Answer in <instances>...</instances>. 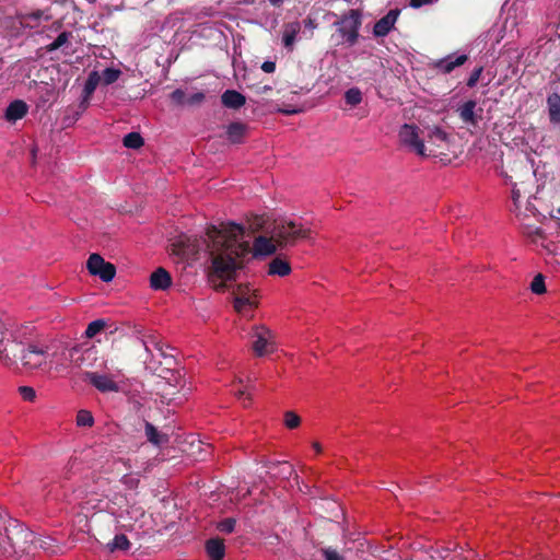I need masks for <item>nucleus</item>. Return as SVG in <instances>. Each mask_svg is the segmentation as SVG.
I'll use <instances>...</instances> for the list:
<instances>
[{
    "mask_svg": "<svg viewBox=\"0 0 560 560\" xmlns=\"http://www.w3.org/2000/svg\"><path fill=\"white\" fill-rule=\"evenodd\" d=\"M244 226L234 222L221 223L220 226L210 225L207 229V248L211 266L209 268V282L217 291H225L228 281L236 279V272L244 268V259L252 253L254 258L275 254L278 244L272 237L259 235L254 240L253 247L244 241Z\"/></svg>",
    "mask_w": 560,
    "mask_h": 560,
    "instance_id": "obj_1",
    "label": "nucleus"
},
{
    "mask_svg": "<svg viewBox=\"0 0 560 560\" xmlns=\"http://www.w3.org/2000/svg\"><path fill=\"white\" fill-rule=\"evenodd\" d=\"M1 544L3 552L10 557H22L37 550L36 535L18 520H10L5 525V536Z\"/></svg>",
    "mask_w": 560,
    "mask_h": 560,
    "instance_id": "obj_2",
    "label": "nucleus"
},
{
    "mask_svg": "<svg viewBox=\"0 0 560 560\" xmlns=\"http://www.w3.org/2000/svg\"><path fill=\"white\" fill-rule=\"evenodd\" d=\"M312 230L291 219L276 220L272 228V237L280 248L294 246L300 241L311 240Z\"/></svg>",
    "mask_w": 560,
    "mask_h": 560,
    "instance_id": "obj_3",
    "label": "nucleus"
},
{
    "mask_svg": "<svg viewBox=\"0 0 560 560\" xmlns=\"http://www.w3.org/2000/svg\"><path fill=\"white\" fill-rule=\"evenodd\" d=\"M362 25V13L358 9H350L334 23L338 35L348 46L357 44Z\"/></svg>",
    "mask_w": 560,
    "mask_h": 560,
    "instance_id": "obj_4",
    "label": "nucleus"
},
{
    "mask_svg": "<svg viewBox=\"0 0 560 560\" xmlns=\"http://www.w3.org/2000/svg\"><path fill=\"white\" fill-rule=\"evenodd\" d=\"M419 131L420 130L416 125L404 124L398 132L400 143L421 156L434 154V151L431 148L428 150L424 144V140L420 138Z\"/></svg>",
    "mask_w": 560,
    "mask_h": 560,
    "instance_id": "obj_5",
    "label": "nucleus"
},
{
    "mask_svg": "<svg viewBox=\"0 0 560 560\" xmlns=\"http://www.w3.org/2000/svg\"><path fill=\"white\" fill-rule=\"evenodd\" d=\"M66 359L74 368H92L97 359V350L94 347L74 346L69 349Z\"/></svg>",
    "mask_w": 560,
    "mask_h": 560,
    "instance_id": "obj_6",
    "label": "nucleus"
},
{
    "mask_svg": "<svg viewBox=\"0 0 560 560\" xmlns=\"http://www.w3.org/2000/svg\"><path fill=\"white\" fill-rule=\"evenodd\" d=\"M86 268L93 276H98L104 282H109L115 278L116 267L112 262H107L98 254H91Z\"/></svg>",
    "mask_w": 560,
    "mask_h": 560,
    "instance_id": "obj_7",
    "label": "nucleus"
},
{
    "mask_svg": "<svg viewBox=\"0 0 560 560\" xmlns=\"http://www.w3.org/2000/svg\"><path fill=\"white\" fill-rule=\"evenodd\" d=\"M47 351L34 343L24 345L23 352L20 355L22 365L26 369H38L46 363Z\"/></svg>",
    "mask_w": 560,
    "mask_h": 560,
    "instance_id": "obj_8",
    "label": "nucleus"
},
{
    "mask_svg": "<svg viewBox=\"0 0 560 560\" xmlns=\"http://www.w3.org/2000/svg\"><path fill=\"white\" fill-rule=\"evenodd\" d=\"M24 345L15 339H9L7 336L3 342H0V361L8 368H14L18 364Z\"/></svg>",
    "mask_w": 560,
    "mask_h": 560,
    "instance_id": "obj_9",
    "label": "nucleus"
},
{
    "mask_svg": "<svg viewBox=\"0 0 560 560\" xmlns=\"http://www.w3.org/2000/svg\"><path fill=\"white\" fill-rule=\"evenodd\" d=\"M233 306L237 313H242L246 306H257L255 291L248 284H237L233 290Z\"/></svg>",
    "mask_w": 560,
    "mask_h": 560,
    "instance_id": "obj_10",
    "label": "nucleus"
},
{
    "mask_svg": "<svg viewBox=\"0 0 560 560\" xmlns=\"http://www.w3.org/2000/svg\"><path fill=\"white\" fill-rule=\"evenodd\" d=\"M254 336L256 340L253 343V350L256 355L264 357L273 352L275 342L272 341V332L269 328L265 326L256 327Z\"/></svg>",
    "mask_w": 560,
    "mask_h": 560,
    "instance_id": "obj_11",
    "label": "nucleus"
},
{
    "mask_svg": "<svg viewBox=\"0 0 560 560\" xmlns=\"http://www.w3.org/2000/svg\"><path fill=\"white\" fill-rule=\"evenodd\" d=\"M84 381H88L101 393H117L119 385L108 375L96 372H85Z\"/></svg>",
    "mask_w": 560,
    "mask_h": 560,
    "instance_id": "obj_12",
    "label": "nucleus"
},
{
    "mask_svg": "<svg viewBox=\"0 0 560 560\" xmlns=\"http://www.w3.org/2000/svg\"><path fill=\"white\" fill-rule=\"evenodd\" d=\"M425 555L430 560H467L463 553V548L458 545L436 549L431 548L430 552H427Z\"/></svg>",
    "mask_w": 560,
    "mask_h": 560,
    "instance_id": "obj_13",
    "label": "nucleus"
},
{
    "mask_svg": "<svg viewBox=\"0 0 560 560\" xmlns=\"http://www.w3.org/2000/svg\"><path fill=\"white\" fill-rule=\"evenodd\" d=\"M400 11L398 9L389 10L386 15L381 18L373 27V34L376 37H384L393 30Z\"/></svg>",
    "mask_w": 560,
    "mask_h": 560,
    "instance_id": "obj_14",
    "label": "nucleus"
},
{
    "mask_svg": "<svg viewBox=\"0 0 560 560\" xmlns=\"http://www.w3.org/2000/svg\"><path fill=\"white\" fill-rule=\"evenodd\" d=\"M467 55H459L453 58L452 55L433 62V68L444 74L451 73L455 68L463 66L467 61Z\"/></svg>",
    "mask_w": 560,
    "mask_h": 560,
    "instance_id": "obj_15",
    "label": "nucleus"
},
{
    "mask_svg": "<svg viewBox=\"0 0 560 560\" xmlns=\"http://www.w3.org/2000/svg\"><path fill=\"white\" fill-rule=\"evenodd\" d=\"M172 285V277L163 267L155 269L150 276V287L156 291H164Z\"/></svg>",
    "mask_w": 560,
    "mask_h": 560,
    "instance_id": "obj_16",
    "label": "nucleus"
},
{
    "mask_svg": "<svg viewBox=\"0 0 560 560\" xmlns=\"http://www.w3.org/2000/svg\"><path fill=\"white\" fill-rule=\"evenodd\" d=\"M424 139L430 147L443 148L448 143L450 136L440 127H427Z\"/></svg>",
    "mask_w": 560,
    "mask_h": 560,
    "instance_id": "obj_17",
    "label": "nucleus"
},
{
    "mask_svg": "<svg viewBox=\"0 0 560 560\" xmlns=\"http://www.w3.org/2000/svg\"><path fill=\"white\" fill-rule=\"evenodd\" d=\"M28 112L27 104L22 100L11 102L4 113V118L10 122L22 119Z\"/></svg>",
    "mask_w": 560,
    "mask_h": 560,
    "instance_id": "obj_18",
    "label": "nucleus"
},
{
    "mask_svg": "<svg viewBox=\"0 0 560 560\" xmlns=\"http://www.w3.org/2000/svg\"><path fill=\"white\" fill-rule=\"evenodd\" d=\"M221 103L230 109H238L246 103V97L236 90H225L221 95Z\"/></svg>",
    "mask_w": 560,
    "mask_h": 560,
    "instance_id": "obj_19",
    "label": "nucleus"
},
{
    "mask_svg": "<svg viewBox=\"0 0 560 560\" xmlns=\"http://www.w3.org/2000/svg\"><path fill=\"white\" fill-rule=\"evenodd\" d=\"M476 106V101L469 100L458 107L457 112L463 122L471 126H477L478 116L475 112Z\"/></svg>",
    "mask_w": 560,
    "mask_h": 560,
    "instance_id": "obj_20",
    "label": "nucleus"
},
{
    "mask_svg": "<svg viewBox=\"0 0 560 560\" xmlns=\"http://www.w3.org/2000/svg\"><path fill=\"white\" fill-rule=\"evenodd\" d=\"M206 551L211 560H223L225 555L224 540L220 537H213L206 541Z\"/></svg>",
    "mask_w": 560,
    "mask_h": 560,
    "instance_id": "obj_21",
    "label": "nucleus"
},
{
    "mask_svg": "<svg viewBox=\"0 0 560 560\" xmlns=\"http://www.w3.org/2000/svg\"><path fill=\"white\" fill-rule=\"evenodd\" d=\"M101 81V75L97 71H91L88 75V79L85 81L83 93H82V102L81 106L86 107L89 104V101L91 96L93 95L94 91L96 90L98 83Z\"/></svg>",
    "mask_w": 560,
    "mask_h": 560,
    "instance_id": "obj_22",
    "label": "nucleus"
},
{
    "mask_svg": "<svg viewBox=\"0 0 560 560\" xmlns=\"http://www.w3.org/2000/svg\"><path fill=\"white\" fill-rule=\"evenodd\" d=\"M247 132V125L241 121H233L226 127V138L233 144L243 142Z\"/></svg>",
    "mask_w": 560,
    "mask_h": 560,
    "instance_id": "obj_23",
    "label": "nucleus"
},
{
    "mask_svg": "<svg viewBox=\"0 0 560 560\" xmlns=\"http://www.w3.org/2000/svg\"><path fill=\"white\" fill-rule=\"evenodd\" d=\"M144 433L147 440L155 445L161 446L163 444L168 443V435L160 432L151 422L144 421Z\"/></svg>",
    "mask_w": 560,
    "mask_h": 560,
    "instance_id": "obj_24",
    "label": "nucleus"
},
{
    "mask_svg": "<svg viewBox=\"0 0 560 560\" xmlns=\"http://www.w3.org/2000/svg\"><path fill=\"white\" fill-rule=\"evenodd\" d=\"M549 120L553 125H560V95L552 93L547 97Z\"/></svg>",
    "mask_w": 560,
    "mask_h": 560,
    "instance_id": "obj_25",
    "label": "nucleus"
},
{
    "mask_svg": "<svg viewBox=\"0 0 560 560\" xmlns=\"http://www.w3.org/2000/svg\"><path fill=\"white\" fill-rule=\"evenodd\" d=\"M290 272H291V266H290L289 261H287L280 257L273 258L269 264V269H268L269 275L285 277V276L290 275Z\"/></svg>",
    "mask_w": 560,
    "mask_h": 560,
    "instance_id": "obj_26",
    "label": "nucleus"
},
{
    "mask_svg": "<svg viewBox=\"0 0 560 560\" xmlns=\"http://www.w3.org/2000/svg\"><path fill=\"white\" fill-rule=\"evenodd\" d=\"M300 30L301 25L298 21L285 24L282 40L283 45L287 48L292 49V46L295 42L296 35L299 34Z\"/></svg>",
    "mask_w": 560,
    "mask_h": 560,
    "instance_id": "obj_27",
    "label": "nucleus"
},
{
    "mask_svg": "<svg viewBox=\"0 0 560 560\" xmlns=\"http://www.w3.org/2000/svg\"><path fill=\"white\" fill-rule=\"evenodd\" d=\"M143 143V138L139 132H129L122 139V144L128 149H140Z\"/></svg>",
    "mask_w": 560,
    "mask_h": 560,
    "instance_id": "obj_28",
    "label": "nucleus"
},
{
    "mask_svg": "<svg viewBox=\"0 0 560 560\" xmlns=\"http://www.w3.org/2000/svg\"><path fill=\"white\" fill-rule=\"evenodd\" d=\"M106 325H107V323L105 319H96V320L91 322L85 329V336L88 338L95 337L97 334H100L102 330H104Z\"/></svg>",
    "mask_w": 560,
    "mask_h": 560,
    "instance_id": "obj_29",
    "label": "nucleus"
},
{
    "mask_svg": "<svg viewBox=\"0 0 560 560\" xmlns=\"http://www.w3.org/2000/svg\"><path fill=\"white\" fill-rule=\"evenodd\" d=\"M130 546V542L126 535L119 534L114 537L112 542L108 544V547L112 551L114 550H127Z\"/></svg>",
    "mask_w": 560,
    "mask_h": 560,
    "instance_id": "obj_30",
    "label": "nucleus"
},
{
    "mask_svg": "<svg viewBox=\"0 0 560 560\" xmlns=\"http://www.w3.org/2000/svg\"><path fill=\"white\" fill-rule=\"evenodd\" d=\"M345 100L348 105L357 106L362 102V93L358 88H351L345 93Z\"/></svg>",
    "mask_w": 560,
    "mask_h": 560,
    "instance_id": "obj_31",
    "label": "nucleus"
},
{
    "mask_svg": "<svg viewBox=\"0 0 560 560\" xmlns=\"http://www.w3.org/2000/svg\"><path fill=\"white\" fill-rule=\"evenodd\" d=\"M120 74L121 71L119 69L106 68L103 71V75L101 77V79L103 80V83L105 85H109L115 83L119 79Z\"/></svg>",
    "mask_w": 560,
    "mask_h": 560,
    "instance_id": "obj_32",
    "label": "nucleus"
},
{
    "mask_svg": "<svg viewBox=\"0 0 560 560\" xmlns=\"http://www.w3.org/2000/svg\"><path fill=\"white\" fill-rule=\"evenodd\" d=\"M93 423L94 418L90 411L82 409L77 413V424L79 427H92Z\"/></svg>",
    "mask_w": 560,
    "mask_h": 560,
    "instance_id": "obj_33",
    "label": "nucleus"
},
{
    "mask_svg": "<svg viewBox=\"0 0 560 560\" xmlns=\"http://www.w3.org/2000/svg\"><path fill=\"white\" fill-rule=\"evenodd\" d=\"M530 290L535 294H542L546 292L545 278L541 273L534 277L530 283Z\"/></svg>",
    "mask_w": 560,
    "mask_h": 560,
    "instance_id": "obj_34",
    "label": "nucleus"
},
{
    "mask_svg": "<svg viewBox=\"0 0 560 560\" xmlns=\"http://www.w3.org/2000/svg\"><path fill=\"white\" fill-rule=\"evenodd\" d=\"M236 520L233 517H226L217 524V528L224 534H231L234 532Z\"/></svg>",
    "mask_w": 560,
    "mask_h": 560,
    "instance_id": "obj_35",
    "label": "nucleus"
},
{
    "mask_svg": "<svg viewBox=\"0 0 560 560\" xmlns=\"http://www.w3.org/2000/svg\"><path fill=\"white\" fill-rule=\"evenodd\" d=\"M284 423L289 429H295L301 423V418L294 411H287L284 413Z\"/></svg>",
    "mask_w": 560,
    "mask_h": 560,
    "instance_id": "obj_36",
    "label": "nucleus"
},
{
    "mask_svg": "<svg viewBox=\"0 0 560 560\" xmlns=\"http://www.w3.org/2000/svg\"><path fill=\"white\" fill-rule=\"evenodd\" d=\"M523 233L527 237L532 238V241H534V242L537 238H544V231L538 226L526 225L523 229Z\"/></svg>",
    "mask_w": 560,
    "mask_h": 560,
    "instance_id": "obj_37",
    "label": "nucleus"
},
{
    "mask_svg": "<svg viewBox=\"0 0 560 560\" xmlns=\"http://www.w3.org/2000/svg\"><path fill=\"white\" fill-rule=\"evenodd\" d=\"M320 552L325 560H345L343 556H341L335 548L326 547L322 548Z\"/></svg>",
    "mask_w": 560,
    "mask_h": 560,
    "instance_id": "obj_38",
    "label": "nucleus"
},
{
    "mask_svg": "<svg viewBox=\"0 0 560 560\" xmlns=\"http://www.w3.org/2000/svg\"><path fill=\"white\" fill-rule=\"evenodd\" d=\"M173 103L177 105H187V95L182 89H176L170 95Z\"/></svg>",
    "mask_w": 560,
    "mask_h": 560,
    "instance_id": "obj_39",
    "label": "nucleus"
},
{
    "mask_svg": "<svg viewBox=\"0 0 560 560\" xmlns=\"http://www.w3.org/2000/svg\"><path fill=\"white\" fill-rule=\"evenodd\" d=\"M52 542H54V540L50 537H45V538L36 537L37 549H43L45 551L55 552V550H54L55 545Z\"/></svg>",
    "mask_w": 560,
    "mask_h": 560,
    "instance_id": "obj_40",
    "label": "nucleus"
},
{
    "mask_svg": "<svg viewBox=\"0 0 560 560\" xmlns=\"http://www.w3.org/2000/svg\"><path fill=\"white\" fill-rule=\"evenodd\" d=\"M187 240H178L173 244V253L178 256H184L189 253L188 245L186 244Z\"/></svg>",
    "mask_w": 560,
    "mask_h": 560,
    "instance_id": "obj_41",
    "label": "nucleus"
},
{
    "mask_svg": "<svg viewBox=\"0 0 560 560\" xmlns=\"http://www.w3.org/2000/svg\"><path fill=\"white\" fill-rule=\"evenodd\" d=\"M206 98L203 92H196L189 96H187V105L188 106H199Z\"/></svg>",
    "mask_w": 560,
    "mask_h": 560,
    "instance_id": "obj_42",
    "label": "nucleus"
},
{
    "mask_svg": "<svg viewBox=\"0 0 560 560\" xmlns=\"http://www.w3.org/2000/svg\"><path fill=\"white\" fill-rule=\"evenodd\" d=\"M265 219L262 215H253L249 220V228L253 232H258L264 228Z\"/></svg>",
    "mask_w": 560,
    "mask_h": 560,
    "instance_id": "obj_43",
    "label": "nucleus"
},
{
    "mask_svg": "<svg viewBox=\"0 0 560 560\" xmlns=\"http://www.w3.org/2000/svg\"><path fill=\"white\" fill-rule=\"evenodd\" d=\"M19 392H20L21 396L23 397V399L26 401H33L36 397L35 389L30 386H21L19 388Z\"/></svg>",
    "mask_w": 560,
    "mask_h": 560,
    "instance_id": "obj_44",
    "label": "nucleus"
},
{
    "mask_svg": "<svg viewBox=\"0 0 560 560\" xmlns=\"http://www.w3.org/2000/svg\"><path fill=\"white\" fill-rule=\"evenodd\" d=\"M483 71V68L482 67H478L476 69H474V71L470 73L468 80H467V86L468 88H474L477 82L479 81L480 79V75Z\"/></svg>",
    "mask_w": 560,
    "mask_h": 560,
    "instance_id": "obj_45",
    "label": "nucleus"
},
{
    "mask_svg": "<svg viewBox=\"0 0 560 560\" xmlns=\"http://www.w3.org/2000/svg\"><path fill=\"white\" fill-rule=\"evenodd\" d=\"M521 198V192L518 189L516 188H513L512 189V200H513V205H514V209L513 211L516 213L517 217L521 215V212L518 211V200Z\"/></svg>",
    "mask_w": 560,
    "mask_h": 560,
    "instance_id": "obj_46",
    "label": "nucleus"
},
{
    "mask_svg": "<svg viewBox=\"0 0 560 560\" xmlns=\"http://www.w3.org/2000/svg\"><path fill=\"white\" fill-rule=\"evenodd\" d=\"M72 37L71 32H61L55 39L63 46L66 43H68L69 38Z\"/></svg>",
    "mask_w": 560,
    "mask_h": 560,
    "instance_id": "obj_47",
    "label": "nucleus"
},
{
    "mask_svg": "<svg viewBox=\"0 0 560 560\" xmlns=\"http://www.w3.org/2000/svg\"><path fill=\"white\" fill-rule=\"evenodd\" d=\"M164 360H165V364H166L165 371L171 372L173 370V368L176 365L175 357L174 355H164Z\"/></svg>",
    "mask_w": 560,
    "mask_h": 560,
    "instance_id": "obj_48",
    "label": "nucleus"
},
{
    "mask_svg": "<svg viewBox=\"0 0 560 560\" xmlns=\"http://www.w3.org/2000/svg\"><path fill=\"white\" fill-rule=\"evenodd\" d=\"M261 70H262L264 72H266V73H272V72H275V70H276V62H273V61H269V60H267V61L262 62V65H261Z\"/></svg>",
    "mask_w": 560,
    "mask_h": 560,
    "instance_id": "obj_49",
    "label": "nucleus"
},
{
    "mask_svg": "<svg viewBox=\"0 0 560 560\" xmlns=\"http://www.w3.org/2000/svg\"><path fill=\"white\" fill-rule=\"evenodd\" d=\"M303 24H304V27L305 28H308L311 31L315 30L317 27V23L314 19L312 18H306L304 21H303Z\"/></svg>",
    "mask_w": 560,
    "mask_h": 560,
    "instance_id": "obj_50",
    "label": "nucleus"
},
{
    "mask_svg": "<svg viewBox=\"0 0 560 560\" xmlns=\"http://www.w3.org/2000/svg\"><path fill=\"white\" fill-rule=\"evenodd\" d=\"M432 0H410V5L412 8H420L422 5L431 3Z\"/></svg>",
    "mask_w": 560,
    "mask_h": 560,
    "instance_id": "obj_51",
    "label": "nucleus"
},
{
    "mask_svg": "<svg viewBox=\"0 0 560 560\" xmlns=\"http://www.w3.org/2000/svg\"><path fill=\"white\" fill-rule=\"evenodd\" d=\"M279 112L284 115H293V114L300 113L301 109L288 107V108H280Z\"/></svg>",
    "mask_w": 560,
    "mask_h": 560,
    "instance_id": "obj_52",
    "label": "nucleus"
},
{
    "mask_svg": "<svg viewBox=\"0 0 560 560\" xmlns=\"http://www.w3.org/2000/svg\"><path fill=\"white\" fill-rule=\"evenodd\" d=\"M62 47L56 39L51 42L49 45H47L46 49L47 51H54Z\"/></svg>",
    "mask_w": 560,
    "mask_h": 560,
    "instance_id": "obj_53",
    "label": "nucleus"
},
{
    "mask_svg": "<svg viewBox=\"0 0 560 560\" xmlns=\"http://www.w3.org/2000/svg\"><path fill=\"white\" fill-rule=\"evenodd\" d=\"M156 349L160 351V354L164 358V355H170L168 353H166L163 349L162 346H160V343H156L155 345Z\"/></svg>",
    "mask_w": 560,
    "mask_h": 560,
    "instance_id": "obj_54",
    "label": "nucleus"
},
{
    "mask_svg": "<svg viewBox=\"0 0 560 560\" xmlns=\"http://www.w3.org/2000/svg\"><path fill=\"white\" fill-rule=\"evenodd\" d=\"M269 2H270L273 7L279 8V7H281V4H282V2H283V1H282V0H269Z\"/></svg>",
    "mask_w": 560,
    "mask_h": 560,
    "instance_id": "obj_55",
    "label": "nucleus"
},
{
    "mask_svg": "<svg viewBox=\"0 0 560 560\" xmlns=\"http://www.w3.org/2000/svg\"><path fill=\"white\" fill-rule=\"evenodd\" d=\"M313 448L317 452V453H320L322 452V446L318 442H314L313 443Z\"/></svg>",
    "mask_w": 560,
    "mask_h": 560,
    "instance_id": "obj_56",
    "label": "nucleus"
},
{
    "mask_svg": "<svg viewBox=\"0 0 560 560\" xmlns=\"http://www.w3.org/2000/svg\"><path fill=\"white\" fill-rule=\"evenodd\" d=\"M235 395H236L237 398H242L245 395V392L244 390H238V392H236Z\"/></svg>",
    "mask_w": 560,
    "mask_h": 560,
    "instance_id": "obj_57",
    "label": "nucleus"
},
{
    "mask_svg": "<svg viewBox=\"0 0 560 560\" xmlns=\"http://www.w3.org/2000/svg\"><path fill=\"white\" fill-rule=\"evenodd\" d=\"M526 211H529V212H532L533 214H535V213H534V208L532 207V205H530V203H528V205H527V207H526Z\"/></svg>",
    "mask_w": 560,
    "mask_h": 560,
    "instance_id": "obj_58",
    "label": "nucleus"
},
{
    "mask_svg": "<svg viewBox=\"0 0 560 560\" xmlns=\"http://www.w3.org/2000/svg\"><path fill=\"white\" fill-rule=\"evenodd\" d=\"M163 372H166L165 369H163L160 373H159V376H162V378H165V375H163L162 373Z\"/></svg>",
    "mask_w": 560,
    "mask_h": 560,
    "instance_id": "obj_59",
    "label": "nucleus"
},
{
    "mask_svg": "<svg viewBox=\"0 0 560 560\" xmlns=\"http://www.w3.org/2000/svg\"><path fill=\"white\" fill-rule=\"evenodd\" d=\"M269 90H271V88H270V86H264V91H265V92H266V91H269Z\"/></svg>",
    "mask_w": 560,
    "mask_h": 560,
    "instance_id": "obj_60",
    "label": "nucleus"
},
{
    "mask_svg": "<svg viewBox=\"0 0 560 560\" xmlns=\"http://www.w3.org/2000/svg\"><path fill=\"white\" fill-rule=\"evenodd\" d=\"M558 211H559V213H560V209H559Z\"/></svg>",
    "mask_w": 560,
    "mask_h": 560,
    "instance_id": "obj_61",
    "label": "nucleus"
}]
</instances>
